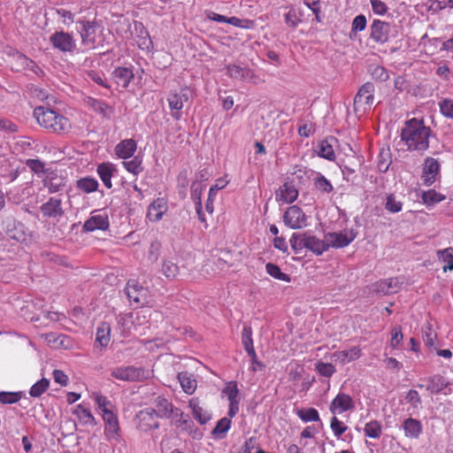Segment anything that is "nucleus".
Returning a JSON list of instances; mask_svg holds the SVG:
<instances>
[{"mask_svg":"<svg viewBox=\"0 0 453 453\" xmlns=\"http://www.w3.org/2000/svg\"><path fill=\"white\" fill-rule=\"evenodd\" d=\"M118 85L127 88L134 78L133 71L127 67H118L113 72Z\"/></svg>","mask_w":453,"mask_h":453,"instance_id":"33","label":"nucleus"},{"mask_svg":"<svg viewBox=\"0 0 453 453\" xmlns=\"http://www.w3.org/2000/svg\"><path fill=\"white\" fill-rule=\"evenodd\" d=\"M364 432L369 438L379 439L382 434V426L377 420H371L365 424Z\"/></svg>","mask_w":453,"mask_h":453,"instance_id":"44","label":"nucleus"},{"mask_svg":"<svg viewBox=\"0 0 453 453\" xmlns=\"http://www.w3.org/2000/svg\"><path fill=\"white\" fill-rule=\"evenodd\" d=\"M8 235L19 242L27 243L29 241V235L26 232L25 226L21 223H15L12 229L7 230Z\"/></svg>","mask_w":453,"mask_h":453,"instance_id":"37","label":"nucleus"},{"mask_svg":"<svg viewBox=\"0 0 453 453\" xmlns=\"http://www.w3.org/2000/svg\"><path fill=\"white\" fill-rule=\"evenodd\" d=\"M357 237L353 229H344L340 232H331L326 234L327 249L330 247L341 249L348 246Z\"/></svg>","mask_w":453,"mask_h":453,"instance_id":"12","label":"nucleus"},{"mask_svg":"<svg viewBox=\"0 0 453 453\" xmlns=\"http://www.w3.org/2000/svg\"><path fill=\"white\" fill-rule=\"evenodd\" d=\"M178 380L182 390L188 395H193L197 388V381L195 376L188 372H180L178 373Z\"/></svg>","mask_w":453,"mask_h":453,"instance_id":"29","label":"nucleus"},{"mask_svg":"<svg viewBox=\"0 0 453 453\" xmlns=\"http://www.w3.org/2000/svg\"><path fill=\"white\" fill-rule=\"evenodd\" d=\"M301 17L297 13L296 10L291 8L288 13L285 15V21L288 26L292 27H296L297 25L301 22Z\"/></svg>","mask_w":453,"mask_h":453,"instance_id":"60","label":"nucleus"},{"mask_svg":"<svg viewBox=\"0 0 453 453\" xmlns=\"http://www.w3.org/2000/svg\"><path fill=\"white\" fill-rule=\"evenodd\" d=\"M109 217L105 211H94L91 216L84 222L82 229L85 232H94L96 230L105 231L109 228Z\"/></svg>","mask_w":453,"mask_h":453,"instance_id":"14","label":"nucleus"},{"mask_svg":"<svg viewBox=\"0 0 453 453\" xmlns=\"http://www.w3.org/2000/svg\"><path fill=\"white\" fill-rule=\"evenodd\" d=\"M40 211L46 219L58 220L65 214L61 199L51 196L49 200L40 206Z\"/></svg>","mask_w":453,"mask_h":453,"instance_id":"16","label":"nucleus"},{"mask_svg":"<svg viewBox=\"0 0 453 453\" xmlns=\"http://www.w3.org/2000/svg\"><path fill=\"white\" fill-rule=\"evenodd\" d=\"M298 418L303 422L319 421V411L314 408L300 409L296 412Z\"/></svg>","mask_w":453,"mask_h":453,"instance_id":"48","label":"nucleus"},{"mask_svg":"<svg viewBox=\"0 0 453 453\" xmlns=\"http://www.w3.org/2000/svg\"><path fill=\"white\" fill-rule=\"evenodd\" d=\"M362 355V350L358 346L351 347L349 349L335 351L332 354V358L340 364H347L358 359Z\"/></svg>","mask_w":453,"mask_h":453,"instance_id":"21","label":"nucleus"},{"mask_svg":"<svg viewBox=\"0 0 453 453\" xmlns=\"http://www.w3.org/2000/svg\"><path fill=\"white\" fill-rule=\"evenodd\" d=\"M308 233H294L289 240L290 246L296 253L306 249Z\"/></svg>","mask_w":453,"mask_h":453,"instance_id":"40","label":"nucleus"},{"mask_svg":"<svg viewBox=\"0 0 453 453\" xmlns=\"http://www.w3.org/2000/svg\"><path fill=\"white\" fill-rule=\"evenodd\" d=\"M242 342L248 355L255 360L256 351L253 346L252 329L249 326H243L242 332Z\"/></svg>","mask_w":453,"mask_h":453,"instance_id":"34","label":"nucleus"},{"mask_svg":"<svg viewBox=\"0 0 453 453\" xmlns=\"http://www.w3.org/2000/svg\"><path fill=\"white\" fill-rule=\"evenodd\" d=\"M93 398L103 414L112 411V404L105 396L99 394H94Z\"/></svg>","mask_w":453,"mask_h":453,"instance_id":"56","label":"nucleus"},{"mask_svg":"<svg viewBox=\"0 0 453 453\" xmlns=\"http://www.w3.org/2000/svg\"><path fill=\"white\" fill-rule=\"evenodd\" d=\"M23 395V392H0V403L3 404H12L18 403Z\"/></svg>","mask_w":453,"mask_h":453,"instance_id":"52","label":"nucleus"},{"mask_svg":"<svg viewBox=\"0 0 453 453\" xmlns=\"http://www.w3.org/2000/svg\"><path fill=\"white\" fill-rule=\"evenodd\" d=\"M314 187L318 191L326 194H329L334 190V187L330 180L319 173H317L314 178Z\"/></svg>","mask_w":453,"mask_h":453,"instance_id":"46","label":"nucleus"},{"mask_svg":"<svg viewBox=\"0 0 453 453\" xmlns=\"http://www.w3.org/2000/svg\"><path fill=\"white\" fill-rule=\"evenodd\" d=\"M423 203L427 206H433L445 199V196L436 192L434 189H429L423 192L421 196Z\"/></svg>","mask_w":453,"mask_h":453,"instance_id":"45","label":"nucleus"},{"mask_svg":"<svg viewBox=\"0 0 453 453\" xmlns=\"http://www.w3.org/2000/svg\"><path fill=\"white\" fill-rule=\"evenodd\" d=\"M187 91V88H182L180 93L173 92L168 96L167 102L172 110V117L176 120L180 119V110L183 108L184 102L188 99Z\"/></svg>","mask_w":453,"mask_h":453,"instance_id":"19","label":"nucleus"},{"mask_svg":"<svg viewBox=\"0 0 453 453\" xmlns=\"http://www.w3.org/2000/svg\"><path fill=\"white\" fill-rule=\"evenodd\" d=\"M98 181L91 177L81 178L77 181L78 188L86 193L96 191L98 188Z\"/></svg>","mask_w":453,"mask_h":453,"instance_id":"49","label":"nucleus"},{"mask_svg":"<svg viewBox=\"0 0 453 453\" xmlns=\"http://www.w3.org/2000/svg\"><path fill=\"white\" fill-rule=\"evenodd\" d=\"M77 23L81 26L79 34L81 45L86 50H94L103 45V31L95 21L79 19Z\"/></svg>","mask_w":453,"mask_h":453,"instance_id":"3","label":"nucleus"},{"mask_svg":"<svg viewBox=\"0 0 453 453\" xmlns=\"http://www.w3.org/2000/svg\"><path fill=\"white\" fill-rule=\"evenodd\" d=\"M436 254L438 260L444 264L442 267L443 272L453 271V248L439 250Z\"/></svg>","mask_w":453,"mask_h":453,"instance_id":"36","label":"nucleus"},{"mask_svg":"<svg viewBox=\"0 0 453 453\" xmlns=\"http://www.w3.org/2000/svg\"><path fill=\"white\" fill-rule=\"evenodd\" d=\"M49 41L52 47L62 53H73L76 50V40L72 33L56 31L50 35Z\"/></svg>","mask_w":453,"mask_h":453,"instance_id":"5","label":"nucleus"},{"mask_svg":"<svg viewBox=\"0 0 453 453\" xmlns=\"http://www.w3.org/2000/svg\"><path fill=\"white\" fill-rule=\"evenodd\" d=\"M231 426L230 418H222L219 419L214 427L212 434L219 438H224Z\"/></svg>","mask_w":453,"mask_h":453,"instance_id":"50","label":"nucleus"},{"mask_svg":"<svg viewBox=\"0 0 453 453\" xmlns=\"http://www.w3.org/2000/svg\"><path fill=\"white\" fill-rule=\"evenodd\" d=\"M49 386V380L42 378L31 387L29 394L32 397H39L48 389Z\"/></svg>","mask_w":453,"mask_h":453,"instance_id":"51","label":"nucleus"},{"mask_svg":"<svg viewBox=\"0 0 453 453\" xmlns=\"http://www.w3.org/2000/svg\"><path fill=\"white\" fill-rule=\"evenodd\" d=\"M96 173L104 185L107 188H111L112 187L111 178L117 173L115 165L110 162L99 164L96 168Z\"/></svg>","mask_w":453,"mask_h":453,"instance_id":"24","label":"nucleus"},{"mask_svg":"<svg viewBox=\"0 0 453 453\" xmlns=\"http://www.w3.org/2000/svg\"><path fill=\"white\" fill-rule=\"evenodd\" d=\"M354 409L355 403L353 398L349 395L342 392H339L329 405L330 411L334 415L342 414Z\"/></svg>","mask_w":453,"mask_h":453,"instance_id":"18","label":"nucleus"},{"mask_svg":"<svg viewBox=\"0 0 453 453\" xmlns=\"http://www.w3.org/2000/svg\"><path fill=\"white\" fill-rule=\"evenodd\" d=\"M223 393L227 396L229 402H240L239 389L236 382H228L224 388Z\"/></svg>","mask_w":453,"mask_h":453,"instance_id":"54","label":"nucleus"},{"mask_svg":"<svg viewBox=\"0 0 453 453\" xmlns=\"http://www.w3.org/2000/svg\"><path fill=\"white\" fill-rule=\"evenodd\" d=\"M283 221L291 229H301L307 226L305 213L296 205H292L287 209L283 216Z\"/></svg>","mask_w":453,"mask_h":453,"instance_id":"13","label":"nucleus"},{"mask_svg":"<svg viewBox=\"0 0 453 453\" xmlns=\"http://www.w3.org/2000/svg\"><path fill=\"white\" fill-rule=\"evenodd\" d=\"M430 136V127L415 118L406 121L401 131V139L409 150L426 151L429 148Z\"/></svg>","mask_w":453,"mask_h":453,"instance_id":"1","label":"nucleus"},{"mask_svg":"<svg viewBox=\"0 0 453 453\" xmlns=\"http://www.w3.org/2000/svg\"><path fill=\"white\" fill-rule=\"evenodd\" d=\"M137 427L142 432H149L159 427V422L156 411L152 408H146L140 411L137 415Z\"/></svg>","mask_w":453,"mask_h":453,"instance_id":"15","label":"nucleus"},{"mask_svg":"<svg viewBox=\"0 0 453 453\" xmlns=\"http://www.w3.org/2000/svg\"><path fill=\"white\" fill-rule=\"evenodd\" d=\"M317 372L324 377L330 378L336 372V368L331 363L318 362L316 364Z\"/></svg>","mask_w":453,"mask_h":453,"instance_id":"55","label":"nucleus"},{"mask_svg":"<svg viewBox=\"0 0 453 453\" xmlns=\"http://www.w3.org/2000/svg\"><path fill=\"white\" fill-rule=\"evenodd\" d=\"M156 415L161 418H171L175 422H180L182 419V411L175 408L173 403L164 396H157L154 401Z\"/></svg>","mask_w":453,"mask_h":453,"instance_id":"6","label":"nucleus"},{"mask_svg":"<svg viewBox=\"0 0 453 453\" xmlns=\"http://www.w3.org/2000/svg\"><path fill=\"white\" fill-rule=\"evenodd\" d=\"M122 164L127 171L134 175L142 172V160L138 157H134L129 161H123Z\"/></svg>","mask_w":453,"mask_h":453,"instance_id":"53","label":"nucleus"},{"mask_svg":"<svg viewBox=\"0 0 453 453\" xmlns=\"http://www.w3.org/2000/svg\"><path fill=\"white\" fill-rule=\"evenodd\" d=\"M402 284L403 280L399 278H389L378 281L374 286V289L383 295H391L396 293Z\"/></svg>","mask_w":453,"mask_h":453,"instance_id":"22","label":"nucleus"},{"mask_svg":"<svg viewBox=\"0 0 453 453\" xmlns=\"http://www.w3.org/2000/svg\"><path fill=\"white\" fill-rule=\"evenodd\" d=\"M227 24H230L236 27H241L244 29H250L254 27V21L250 19H242L237 17H228L227 18Z\"/></svg>","mask_w":453,"mask_h":453,"instance_id":"57","label":"nucleus"},{"mask_svg":"<svg viewBox=\"0 0 453 453\" xmlns=\"http://www.w3.org/2000/svg\"><path fill=\"white\" fill-rule=\"evenodd\" d=\"M31 93L34 97L37 98L40 101H50L54 99V96H51L49 91L45 88L35 87L31 89Z\"/></svg>","mask_w":453,"mask_h":453,"instance_id":"62","label":"nucleus"},{"mask_svg":"<svg viewBox=\"0 0 453 453\" xmlns=\"http://www.w3.org/2000/svg\"><path fill=\"white\" fill-rule=\"evenodd\" d=\"M226 74L234 80L247 81L253 84L265 82V80L257 75L250 68L237 65H228L226 67Z\"/></svg>","mask_w":453,"mask_h":453,"instance_id":"8","label":"nucleus"},{"mask_svg":"<svg viewBox=\"0 0 453 453\" xmlns=\"http://www.w3.org/2000/svg\"><path fill=\"white\" fill-rule=\"evenodd\" d=\"M403 204L400 201H397L394 195L387 196L385 208L387 211L392 213L399 212L402 210Z\"/></svg>","mask_w":453,"mask_h":453,"instance_id":"58","label":"nucleus"},{"mask_svg":"<svg viewBox=\"0 0 453 453\" xmlns=\"http://www.w3.org/2000/svg\"><path fill=\"white\" fill-rule=\"evenodd\" d=\"M10 63L12 69L15 72H32L37 76L43 74L42 70L30 58L19 52L13 53L11 57Z\"/></svg>","mask_w":453,"mask_h":453,"instance_id":"11","label":"nucleus"},{"mask_svg":"<svg viewBox=\"0 0 453 453\" xmlns=\"http://www.w3.org/2000/svg\"><path fill=\"white\" fill-rule=\"evenodd\" d=\"M137 143L134 139H125L115 147V154L122 159L132 157L136 151Z\"/></svg>","mask_w":453,"mask_h":453,"instance_id":"23","label":"nucleus"},{"mask_svg":"<svg viewBox=\"0 0 453 453\" xmlns=\"http://www.w3.org/2000/svg\"><path fill=\"white\" fill-rule=\"evenodd\" d=\"M160 250L161 244L157 241L152 242L148 250V260H150V262H156L160 256Z\"/></svg>","mask_w":453,"mask_h":453,"instance_id":"63","label":"nucleus"},{"mask_svg":"<svg viewBox=\"0 0 453 453\" xmlns=\"http://www.w3.org/2000/svg\"><path fill=\"white\" fill-rule=\"evenodd\" d=\"M168 210V204L165 198L159 197L155 199L148 207L147 218L150 221H159Z\"/></svg>","mask_w":453,"mask_h":453,"instance_id":"20","label":"nucleus"},{"mask_svg":"<svg viewBox=\"0 0 453 453\" xmlns=\"http://www.w3.org/2000/svg\"><path fill=\"white\" fill-rule=\"evenodd\" d=\"M367 20L365 15L360 14L354 18L352 21L351 34L361 32L365 29Z\"/></svg>","mask_w":453,"mask_h":453,"instance_id":"61","label":"nucleus"},{"mask_svg":"<svg viewBox=\"0 0 453 453\" xmlns=\"http://www.w3.org/2000/svg\"><path fill=\"white\" fill-rule=\"evenodd\" d=\"M126 293L130 301L144 305L149 303V291L141 286L135 280H128L126 287Z\"/></svg>","mask_w":453,"mask_h":453,"instance_id":"17","label":"nucleus"},{"mask_svg":"<svg viewBox=\"0 0 453 453\" xmlns=\"http://www.w3.org/2000/svg\"><path fill=\"white\" fill-rule=\"evenodd\" d=\"M88 104L91 109L101 114L103 117L110 118L112 113L111 108L103 101L95 98H88Z\"/></svg>","mask_w":453,"mask_h":453,"instance_id":"42","label":"nucleus"},{"mask_svg":"<svg viewBox=\"0 0 453 453\" xmlns=\"http://www.w3.org/2000/svg\"><path fill=\"white\" fill-rule=\"evenodd\" d=\"M426 381V388L432 394L441 393L449 385V382L440 374L430 376Z\"/></svg>","mask_w":453,"mask_h":453,"instance_id":"30","label":"nucleus"},{"mask_svg":"<svg viewBox=\"0 0 453 453\" xmlns=\"http://www.w3.org/2000/svg\"><path fill=\"white\" fill-rule=\"evenodd\" d=\"M73 413L79 418V420L81 423H83L85 425H95L96 424L95 418L92 415V413L90 412V411L88 409L83 407L82 404H78L75 407V410L73 411Z\"/></svg>","mask_w":453,"mask_h":453,"instance_id":"41","label":"nucleus"},{"mask_svg":"<svg viewBox=\"0 0 453 453\" xmlns=\"http://www.w3.org/2000/svg\"><path fill=\"white\" fill-rule=\"evenodd\" d=\"M402 427L404 431V435L411 439L418 438L423 431L421 422L412 418H406L403 421Z\"/></svg>","mask_w":453,"mask_h":453,"instance_id":"28","label":"nucleus"},{"mask_svg":"<svg viewBox=\"0 0 453 453\" xmlns=\"http://www.w3.org/2000/svg\"><path fill=\"white\" fill-rule=\"evenodd\" d=\"M298 191L294 185L289 183L283 184L276 193V199L285 203H291L296 200Z\"/></svg>","mask_w":453,"mask_h":453,"instance_id":"27","label":"nucleus"},{"mask_svg":"<svg viewBox=\"0 0 453 453\" xmlns=\"http://www.w3.org/2000/svg\"><path fill=\"white\" fill-rule=\"evenodd\" d=\"M161 272L169 280H174L181 274L177 264L170 259H165L163 261Z\"/></svg>","mask_w":453,"mask_h":453,"instance_id":"39","label":"nucleus"},{"mask_svg":"<svg viewBox=\"0 0 453 453\" xmlns=\"http://www.w3.org/2000/svg\"><path fill=\"white\" fill-rule=\"evenodd\" d=\"M135 30L138 32L136 36V43L138 47L142 50H146L148 52L150 51L153 45L149 32L142 23L135 24Z\"/></svg>","mask_w":453,"mask_h":453,"instance_id":"31","label":"nucleus"},{"mask_svg":"<svg viewBox=\"0 0 453 453\" xmlns=\"http://www.w3.org/2000/svg\"><path fill=\"white\" fill-rule=\"evenodd\" d=\"M306 249L317 256L322 255L328 250L326 236L323 240H320L315 235H311L308 234Z\"/></svg>","mask_w":453,"mask_h":453,"instance_id":"32","label":"nucleus"},{"mask_svg":"<svg viewBox=\"0 0 453 453\" xmlns=\"http://www.w3.org/2000/svg\"><path fill=\"white\" fill-rule=\"evenodd\" d=\"M33 114L38 125L49 133L66 134L72 129L71 120L49 105L35 107Z\"/></svg>","mask_w":453,"mask_h":453,"instance_id":"2","label":"nucleus"},{"mask_svg":"<svg viewBox=\"0 0 453 453\" xmlns=\"http://www.w3.org/2000/svg\"><path fill=\"white\" fill-rule=\"evenodd\" d=\"M266 273L273 278L280 280L285 282H290L291 279L289 275L281 272L280 268L273 263H267L265 265Z\"/></svg>","mask_w":453,"mask_h":453,"instance_id":"47","label":"nucleus"},{"mask_svg":"<svg viewBox=\"0 0 453 453\" xmlns=\"http://www.w3.org/2000/svg\"><path fill=\"white\" fill-rule=\"evenodd\" d=\"M335 139L333 137L320 141L316 147L317 155L329 161H334L335 153L333 145Z\"/></svg>","mask_w":453,"mask_h":453,"instance_id":"26","label":"nucleus"},{"mask_svg":"<svg viewBox=\"0 0 453 453\" xmlns=\"http://www.w3.org/2000/svg\"><path fill=\"white\" fill-rule=\"evenodd\" d=\"M370 37L377 43L383 44L388 42L392 37H395L393 33L394 27L385 21L374 19L370 27Z\"/></svg>","mask_w":453,"mask_h":453,"instance_id":"10","label":"nucleus"},{"mask_svg":"<svg viewBox=\"0 0 453 453\" xmlns=\"http://www.w3.org/2000/svg\"><path fill=\"white\" fill-rule=\"evenodd\" d=\"M110 325L106 322L100 324L96 329V342L103 347L107 346L110 342Z\"/></svg>","mask_w":453,"mask_h":453,"instance_id":"43","label":"nucleus"},{"mask_svg":"<svg viewBox=\"0 0 453 453\" xmlns=\"http://www.w3.org/2000/svg\"><path fill=\"white\" fill-rule=\"evenodd\" d=\"M44 186L50 193H57L65 186V180L61 176L51 174L45 179Z\"/></svg>","mask_w":453,"mask_h":453,"instance_id":"38","label":"nucleus"},{"mask_svg":"<svg viewBox=\"0 0 453 453\" xmlns=\"http://www.w3.org/2000/svg\"><path fill=\"white\" fill-rule=\"evenodd\" d=\"M330 427L333 431L334 435L337 438H340L342 434L347 430V426H345L335 416H334L331 418Z\"/></svg>","mask_w":453,"mask_h":453,"instance_id":"59","label":"nucleus"},{"mask_svg":"<svg viewBox=\"0 0 453 453\" xmlns=\"http://www.w3.org/2000/svg\"><path fill=\"white\" fill-rule=\"evenodd\" d=\"M111 376L123 381H137L150 377V371L142 367L121 366L111 371Z\"/></svg>","mask_w":453,"mask_h":453,"instance_id":"9","label":"nucleus"},{"mask_svg":"<svg viewBox=\"0 0 453 453\" xmlns=\"http://www.w3.org/2000/svg\"><path fill=\"white\" fill-rule=\"evenodd\" d=\"M441 177V163L437 158L426 157L422 164L421 180L425 186H432Z\"/></svg>","mask_w":453,"mask_h":453,"instance_id":"7","label":"nucleus"},{"mask_svg":"<svg viewBox=\"0 0 453 453\" xmlns=\"http://www.w3.org/2000/svg\"><path fill=\"white\" fill-rule=\"evenodd\" d=\"M374 85L371 82L365 83L354 98V111L357 114H363L369 111L373 103Z\"/></svg>","mask_w":453,"mask_h":453,"instance_id":"4","label":"nucleus"},{"mask_svg":"<svg viewBox=\"0 0 453 453\" xmlns=\"http://www.w3.org/2000/svg\"><path fill=\"white\" fill-rule=\"evenodd\" d=\"M189 407L192 410L193 417L201 425L207 423L211 418L210 414L200 406L199 401L197 399H191L189 401Z\"/></svg>","mask_w":453,"mask_h":453,"instance_id":"35","label":"nucleus"},{"mask_svg":"<svg viewBox=\"0 0 453 453\" xmlns=\"http://www.w3.org/2000/svg\"><path fill=\"white\" fill-rule=\"evenodd\" d=\"M439 105L442 115L448 118H453V100L444 99Z\"/></svg>","mask_w":453,"mask_h":453,"instance_id":"64","label":"nucleus"},{"mask_svg":"<svg viewBox=\"0 0 453 453\" xmlns=\"http://www.w3.org/2000/svg\"><path fill=\"white\" fill-rule=\"evenodd\" d=\"M103 418L105 423L104 433L109 439H116L119 432V420L117 415L113 411L103 414Z\"/></svg>","mask_w":453,"mask_h":453,"instance_id":"25","label":"nucleus"}]
</instances>
